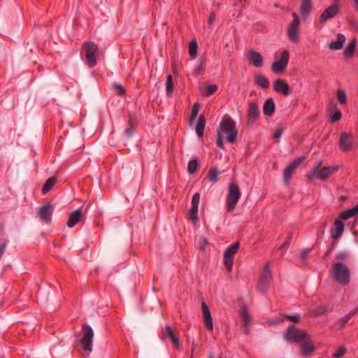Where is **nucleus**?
<instances>
[{
	"label": "nucleus",
	"instance_id": "obj_1",
	"mask_svg": "<svg viewBox=\"0 0 358 358\" xmlns=\"http://www.w3.org/2000/svg\"><path fill=\"white\" fill-rule=\"evenodd\" d=\"M81 55L84 62L90 68L94 67L100 57L98 45L92 41H86L82 47Z\"/></svg>",
	"mask_w": 358,
	"mask_h": 358
},
{
	"label": "nucleus",
	"instance_id": "obj_2",
	"mask_svg": "<svg viewBox=\"0 0 358 358\" xmlns=\"http://www.w3.org/2000/svg\"><path fill=\"white\" fill-rule=\"evenodd\" d=\"M322 164V162L320 161L313 166L312 171L307 174L308 180H325L338 169V166L321 167Z\"/></svg>",
	"mask_w": 358,
	"mask_h": 358
},
{
	"label": "nucleus",
	"instance_id": "obj_3",
	"mask_svg": "<svg viewBox=\"0 0 358 358\" xmlns=\"http://www.w3.org/2000/svg\"><path fill=\"white\" fill-rule=\"evenodd\" d=\"M329 272L334 280L341 285H345L350 282V270L346 265L341 262L333 264Z\"/></svg>",
	"mask_w": 358,
	"mask_h": 358
},
{
	"label": "nucleus",
	"instance_id": "obj_4",
	"mask_svg": "<svg viewBox=\"0 0 358 358\" xmlns=\"http://www.w3.org/2000/svg\"><path fill=\"white\" fill-rule=\"evenodd\" d=\"M241 196L238 185L234 181L228 185V192L225 199L227 212H232L236 206Z\"/></svg>",
	"mask_w": 358,
	"mask_h": 358
},
{
	"label": "nucleus",
	"instance_id": "obj_5",
	"mask_svg": "<svg viewBox=\"0 0 358 358\" xmlns=\"http://www.w3.org/2000/svg\"><path fill=\"white\" fill-rule=\"evenodd\" d=\"M220 130L226 134L227 140L233 143L236 141L238 131L236 124L230 117L223 119L220 125Z\"/></svg>",
	"mask_w": 358,
	"mask_h": 358
},
{
	"label": "nucleus",
	"instance_id": "obj_6",
	"mask_svg": "<svg viewBox=\"0 0 358 358\" xmlns=\"http://www.w3.org/2000/svg\"><path fill=\"white\" fill-rule=\"evenodd\" d=\"M83 331L81 345L85 354L88 355L92 350L94 331L90 325L85 324L83 325Z\"/></svg>",
	"mask_w": 358,
	"mask_h": 358
},
{
	"label": "nucleus",
	"instance_id": "obj_7",
	"mask_svg": "<svg viewBox=\"0 0 358 358\" xmlns=\"http://www.w3.org/2000/svg\"><path fill=\"white\" fill-rule=\"evenodd\" d=\"M338 146L343 152L353 150L356 148L354 136L350 132H342L338 141Z\"/></svg>",
	"mask_w": 358,
	"mask_h": 358
},
{
	"label": "nucleus",
	"instance_id": "obj_8",
	"mask_svg": "<svg viewBox=\"0 0 358 358\" xmlns=\"http://www.w3.org/2000/svg\"><path fill=\"white\" fill-rule=\"evenodd\" d=\"M272 280V274L270 268V263L267 262L261 273L260 278L257 283L259 291L265 292Z\"/></svg>",
	"mask_w": 358,
	"mask_h": 358
},
{
	"label": "nucleus",
	"instance_id": "obj_9",
	"mask_svg": "<svg viewBox=\"0 0 358 358\" xmlns=\"http://www.w3.org/2000/svg\"><path fill=\"white\" fill-rule=\"evenodd\" d=\"M292 22L287 27V36L289 40L294 43H298L299 39V26L301 20L296 13H292Z\"/></svg>",
	"mask_w": 358,
	"mask_h": 358
},
{
	"label": "nucleus",
	"instance_id": "obj_10",
	"mask_svg": "<svg viewBox=\"0 0 358 358\" xmlns=\"http://www.w3.org/2000/svg\"><path fill=\"white\" fill-rule=\"evenodd\" d=\"M308 336L305 331L296 329L294 326H290L285 335V339L290 342L300 343L307 338Z\"/></svg>",
	"mask_w": 358,
	"mask_h": 358
},
{
	"label": "nucleus",
	"instance_id": "obj_11",
	"mask_svg": "<svg viewBox=\"0 0 358 358\" xmlns=\"http://www.w3.org/2000/svg\"><path fill=\"white\" fill-rule=\"evenodd\" d=\"M239 248V243H235L230 245L224 253V264L228 270L231 271L234 264V256L237 252Z\"/></svg>",
	"mask_w": 358,
	"mask_h": 358
},
{
	"label": "nucleus",
	"instance_id": "obj_12",
	"mask_svg": "<svg viewBox=\"0 0 358 358\" xmlns=\"http://www.w3.org/2000/svg\"><path fill=\"white\" fill-rule=\"evenodd\" d=\"M306 159L305 157L295 158L285 169L283 178L286 185L289 184L292 175L297 167Z\"/></svg>",
	"mask_w": 358,
	"mask_h": 358
},
{
	"label": "nucleus",
	"instance_id": "obj_13",
	"mask_svg": "<svg viewBox=\"0 0 358 358\" xmlns=\"http://www.w3.org/2000/svg\"><path fill=\"white\" fill-rule=\"evenodd\" d=\"M289 59V52L288 50H284L282 52L280 60L275 61L271 64V70L275 73L282 71L287 66Z\"/></svg>",
	"mask_w": 358,
	"mask_h": 358
},
{
	"label": "nucleus",
	"instance_id": "obj_14",
	"mask_svg": "<svg viewBox=\"0 0 358 358\" xmlns=\"http://www.w3.org/2000/svg\"><path fill=\"white\" fill-rule=\"evenodd\" d=\"M339 8L336 5H331L327 7L320 15L319 22L321 24L334 17L338 13Z\"/></svg>",
	"mask_w": 358,
	"mask_h": 358
},
{
	"label": "nucleus",
	"instance_id": "obj_15",
	"mask_svg": "<svg viewBox=\"0 0 358 358\" xmlns=\"http://www.w3.org/2000/svg\"><path fill=\"white\" fill-rule=\"evenodd\" d=\"M249 64L256 68H261L263 66V56L258 52L250 50L247 55Z\"/></svg>",
	"mask_w": 358,
	"mask_h": 358
},
{
	"label": "nucleus",
	"instance_id": "obj_16",
	"mask_svg": "<svg viewBox=\"0 0 358 358\" xmlns=\"http://www.w3.org/2000/svg\"><path fill=\"white\" fill-rule=\"evenodd\" d=\"M200 201L199 193H195L192 199V207L189 210V217L193 222L198 220L199 204Z\"/></svg>",
	"mask_w": 358,
	"mask_h": 358
},
{
	"label": "nucleus",
	"instance_id": "obj_17",
	"mask_svg": "<svg viewBox=\"0 0 358 358\" xmlns=\"http://www.w3.org/2000/svg\"><path fill=\"white\" fill-rule=\"evenodd\" d=\"M344 231V224L339 218L336 219L330 230L331 237L334 240H338Z\"/></svg>",
	"mask_w": 358,
	"mask_h": 358
},
{
	"label": "nucleus",
	"instance_id": "obj_18",
	"mask_svg": "<svg viewBox=\"0 0 358 358\" xmlns=\"http://www.w3.org/2000/svg\"><path fill=\"white\" fill-rule=\"evenodd\" d=\"M161 338L162 339L169 338L175 348L180 347V341L178 336L175 335L172 328L169 325H166L162 332Z\"/></svg>",
	"mask_w": 358,
	"mask_h": 358
},
{
	"label": "nucleus",
	"instance_id": "obj_19",
	"mask_svg": "<svg viewBox=\"0 0 358 358\" xmlns=\"http://www.w3.org/2000/svg\"><path fill=\"white\" fill-rule=\"evenodd\" d=\"M201 309L203 316L204 324L208 331H212L213 330V317L208 306L204 301L201 303Z\"/></svg>",
	"mask_w": 358,
	"mask_h": 358
},
{
	"label": "nucleus",
	"instance_id": "obj_20",
	"mask_svg": "<svg viewBox=\"0 0 358 358\" xmlns=\"http://www.w3.org/2000/svg\"><path fill=\"white\" fill-rule=\"evenodd\" d=\"M259 106L256 102H250L248 110V122L250 124H253L259 117Z\"/></svg>",
	"mask_w": 358,
	"mask_h": 358
},
{
	"label": "nucleus",
	"instance_id": "obj_21",
	"mask_svg": "<svg viewBox=\"0 0 358 358\" xmlns=\"http://www.w3.org/2000/svg\"><path fill=\"white\" fill-rule=\"evenodd\" d=\"M38 216L45 222H49L51 220L52 206L50 202H48L39 208Z\"/></svg>",
	"mask_w": 358,
	"mask_h": 358
},
{
	"label": "nucleus",
	"instance_id": "obj_22",
	"mask_svg": "<svg viewBox=\"0 0 358 358\" xmlns=\"http://www.w3.org/2000/svg\"><path fill=\"white\" fill-rule=\"evenodd\" d=\"M301 355L305 357H308L315 350V346L310 340L309 336H307V338L300 343Z\"/></svg>",
	"mask_w": 358,
	"mask_h": 358
},
{
	"label": "nucleus",
	"instance_id": "obj_23",
	"mask_svg": "<svg viewBox=\"0 0 358 358\" xmlns=\"http://www.w3.org/2000/svg\"><path fill=\"white\" fill-rule=\"evenodd\" d=\"M273 89L278 93L288 95L290 93V88L287 83L282 79H277L273 83Z\"/></svg>",
	"mask_w": 358,
	"mask_h": 358
},
{
	"label": "nucleus",
	"instance_id": "obj_24",
	"mask_svg": "<svg viewBox=\"0 0 358 358\" xmlns=\"http://www.w3.org/2000/svg\"><path fill=\"white\" fill-rule=\"evenodd\" d=\"M82 215V210L80 208L76 209L70 213L69 217L67 222L69 227H73L80 220Z\"/></svg>",
	"mask_w": 358,
	"mask_h": 358
},
{
	"label": "nucleus",
	"instance_id": "obj_25",
	"mask_svg": "<svg viewBox=\"0 0 358 358\" xmlns=\"http://www.w3.org/2000/svg\"><path fill=\"white\" fill-rule=\"evenodd\" d=\"M275 109V104L273 99L270 98L266 100L263 106V112L265 115H272Z\"/></svg>",
	"mask_w": 358,
	"mask_h": 358
},
{
	"label": "nucleus",
	"instance_id": "obj_26",
	"mask_svg": "<svg viewBox=\"0 0 358 358\" xmlns=\"http://www.w3.org/2000/svg\"><path fill=\"white\" fill-rule=\"evenodd\" d=\"M311 9L312 2L310 0H301L300 13L304 20H306Z\"/></svg>",
	"mask_w": 358,
	"mask_h": 358
},
{
	"label": "nucleus",
	"instance_id": "obj_27",
	"mask_svg": "<svg viewBox=\"0 0 358 358\" xmlns=\"http://www.w3.org/2000/svg\"><path fill=\"white\" fill-rule=\"evenodd\" d=\"M240 316L241 317L242 324L245 328V333L249 334V323L250 320V316L245 308L241 309L240 312Z\"/></svg>",
	"mask_w": 358,
	"mask_h": 358
},
{
	"label": "nucleus",
	"instance_id": "obj_28",
	"mask_svg": "<svg viewBox=\"0 0 358 358\" xmlns=\"http://www.w3.org/2000/svg\"><path fill=\"white\" fill-rule=\"evenodd\" d=\"M220 174V172L217 168L212 167L209 169L206 176V178L209 180L210 182L214 184L218 181Z\"/></svg>",
	"mask_w": 358,
	"mask_h": 358
},
{
	"label": "nucleus",
	"instance_id": "obj_29",
	"mask_svg": "<svg viewBox=\"0 0 358 358\" xmlns=\"http://www.w3.org/2000/svg\"><path fill=\"white\" fill-rule=\"evenodd\" d=\"M345 41V36L343 34H338L336 41L329 43V48L331 50H340Z\"/></svg>",
	"mask_w": 358,
	"mask_h": 358
},
{
	"label": "nucleus",
	"instance_id": "obj_30",
	"mask_svg": "<svg viewBox=\"0 0 358 358\" xmlns=\"http://www.w3.org/2000/svg\"><path fill=\"white\" fill-rule=\"evenodd\" d=\"M357 214H358V204L350 208V209H348V210H345L344 211H343L340 215H339V218L340 220H348L354 216H355Z\"/></svg>",
	"mask_w": 358,
	"mask_h": 358
},
{
	"label": "nucleus",
	"instance_id": "obj_31",
	"mask_svg": "<svg viewBox=\"0 0 358 358\" xmlns=\"http://www.w3.org/2000/svg\"><path fill=\"white\" fill-rule=\"evenodd\" d=\"M206 126L205 118L201 115L199 117L197 123L196 124L195 131L199 137H202Z\"/></svg>",
	"mask_w": 358,
	"mask_h": 358
},
{
	"label": "nucleus",
	"instance_id": "obj_32",
	"mask_svg": "<svg viewBox=\"0 0 358 358\" xmlns=\"http://www.w3.org/2000/svg\"><path fill=\"white\" fill-rule=\"evenodd\" d=\"M56 182H57L56 177L52 176V177L49 178L45 182L43 187H42L43 194H45L48 192H49L52 189L53 186L56 184Z\"/></svg>",
	"mask_w": 358,
	"mask_h": 358
},
{
	"label": "nucleus",
	"instance_id": "obj_33",
	"mask_svg": "<svg viewBox=\"0 0 358 358\" xmlns=\"http://www.w3.org/2000/svg\"><path fill=\"white\" fill-rule=\"evenodd\" d=\"M255 83L257 85H258L259 87L264 88V89L268 88L269 87L268 80L264 76H261V75L256 76L255 78Z\"/></svg>",
	"mask_w": 358,
	"mask_h": 358
},
{
	"label": "nucleus",
	"instance_id": "obj_34",
	"mask_svg": "<svg viewBox=\"0 0 358 358\" xmlns=\"http://www.w3.org/2000/svg\"><path fill=\"white\" fill-rule=\"evenodd\" d=\"M356 42H357L356 39L354 38L345 47V48L344 50V55L346 57L350 58L353 56L355 49Z\"/></svg>",
	"mask_w": 358,
	"mask_h": 358
},
{
	"label": "nucleus",
	"instance_id": "obj_35",
	"mask_svg": "<svg viewBox=\"0 0 358 358\" xmlns=\"http://www.w3.org/2000/svg\"><path fill=\"white\" fill-rule=\"evenodd\" d=\"M206 65V59L205 57L200 58L199 64L194 69V73L196 75H203L205 72Z\"/></svg>",
	"mask_w": 358,
	"mask_h": 358
},
{
	"label": "nucleus",
	"instance_id": "obj_36",
	"mask_svg": "<svg viewBox=\"0 0 358 358\" xmlns=\"http://www.w3.org/2000/svg\"><path fill=\"white\" fill-rule=\"evenodd\" d=\"M200 106L198 103H195L192 108L191 115L189 120L190 126L193 125L199 112Z\"/></svg>",
	"mask_w": 358,
	"mask_h": 358
},
{
	"label": "nucleus",
	"instance_id": "obj_37",
	"mask_svg": "<svg viewBox=\"0 0 358 358\" xmlns=\"http://www.w3.org/2000/svg\"><path fill=\"white\" fill-rule=\"evenodd\" d=\"M198 45L196 41H192L189 44V55L192 58H195L197 54Z\"/></svg>",
	"mask_w": 358,
	"mask_h": 358
},
{
	"label": "nucleus",
	"instance_id": "obj_38",
	"mask_svg": "<svg viewBox=\"0 0 358 358\" xmlns=\"http://www.w3.org/2000/svg\"><path fill=\"white\" fill-rule=\"evenodd\" d=\"M199 163L196 159H192L188 163L187 171L189 173L193 174L196 172Z\"/></svg>",
	"mask_w": 358,
	"mask_h": 358
},
{
	"label": "nucleus",
	"instance_id": "obj_39",
	"mask_svg": "<svg viewBox=\"0 0 358 358\" xmlns=\"http://www.w3.org/2000/svg\"><path fill=\"white\" fill-rule=\"evenodd\" d=\"M166 89L167 93H169V94L172 93L173 91L174 85H173V78H172L171 75H168L166 77Z\"/></svg>",
	"mask_w": 358,
	"mask_h": 358
},
{
	"label": "nucleus",
	"instance_id": "obj_40",
	"mask_svg": "<svg viewBox=\"0 0 358 358\" xmlns=\"http://www.w3.org/2000/svg\"><path fill=\"white\" fill-rule=\"evenodd\" d=\"M336 96H337L338 100L340 102V103H341V104L346 103L347 97H346V94H345V92L344 90H341V89L338 90L337 92H336Z\"/></svg>",
	"mask_w": 358,
	"mask_h": 358
},
{
	"label": "nucleus",
	"instance_id": "obj_41",
	"mask_svg": "<svg viewBox=\"0 0 358 358\" xmlns=\"http://www.w3.org/2000/svg\"><path fill=\"white\" fill-rule=\"evenodd\" d=\"M334 113L330 116V121L331 122H335L339 120L342 116L341 111L338 109L336 106H334Z\"/></svg>",
	"mask_w": 358,
	"mask_h": 358
},
{
	"label": "nucleus",
	"instance_id": "obj_42",
	"mask_svg": "<svg viewBox=\"0 0 358 358\" xmlns=\"http://www.w3.org/2000/svg\"><path fill=\"white\" fill-rule=\"evenodd\" d=\"M217 90V86L216 85H209L206 87V91L204 92V95L206 96H210L214 92H215Z\"/></svg>",
	"mask_w": 358,
	"mask_h": 358
},
{
	"label": "nucleus",
	"instance_id": "obj_43",
	"mask_svg": "<svg viewBox=\"0 0 358 358\" xmlns=\"http://www.w3.org/2000/svg\"><path fill=\"white\" fill-rule=\"evenodd\" d=\"M326 313V307L324 306H317L313 312L315 317L320 316Z\"/></svg>",
	"mask_w": 358,
	"mask_h": 358
},
{
	"label": "nucleus",
	"instance_id": "obj_44",
	"mask_svg": "<svg viewBox=\"0 0 358 358\" xmlns=\"http://www.w3.org/2000/svg\"><path fill=\"white\" fill-rule=\"evenodd\" d=\"M355 314L354 311L349 313L348 315L339 319L338 322L341 325L344 326L351 319L352 315Z\"/></svg>",
	"mask_w": 358,
	"mask_h": 358
},
{
	"label": "nucleus",
	"instance_id": "obj_45",
	"mask_svg": "<svg viewBox=\"0 0 358 358\" xmlns=\"http://www.w3.org/2000/svg\"><path fill=\"white\" fill-rule=\"evenodd\" d=\"M113 86L118 95L123 96L125 94V90L122 85L115 83Z\"/></svg>",
	"mask_w": 358,
	"mask_h": 358
},
{
	"label": "nucleus",
	"instance_id": "obj_46",
	"mask_svg": "<svg viewBox=\"0 0 358 358\" xmlns=\"http://www.w3.org/2000/svg\"><path fill=\"white\" fill-rule=\"evenodd\" d=\"M346 353V348L343 346L340 347L333 355L334 358H341Z\"/></svg>",
	"mask_w": 358,
	"mask_h": 358
},
{
	"label": "nucleus",
	"instance_id": "obj_47",
	"mask_svg": "<svg viewBox=\"0 0 358 358\" xmlns=\"http://www.w3.org/2000/svg\"><path fill=\"white\" fill-rule=\"evenodd\" d=\"M284 317H286L294 323H297L300 320V315L299 314L285 315Z\"/></svg>",
	"mask_w": 358,
	"mask_h": 358
},
{
	"label": "nucleus",
	"instance_id": "obj_48",
	"mask_svg": "<svg viewBox=\"0 0 358 358\" xmlns=\"http://www.w3.org/2000/svg\"><path fill=\"white\" fill-rule=\"evenodd\" d=\"M134 127L130 124L129 127L127 128L125 130H124V134L125 135H127L128 137H131L133 134H134Z\"/></svg>",
	"mask_w": 358,
	"mask_h": 358
},
{
	"label": "nucleus",
	"instance_id": "obj_49",
	"mask_svg": "<svg viewBox=\"0 0 358 358\" xmlns=\"http://www.w3.org/2000/svg\"><path fill=\"white\" fill-rule=\"evenodd\" d=\"M282 133H283L282 129H277L273 136V138L275 139V140H279L280 138V137L282 136Z\"/></svg>",
	"mask_w": 358,
	"mask_h": 358
},
{
	"label": "nucleus",
	"instance_id": "obj_50",
	"mask_svg": "<svg viewBox=\"0 0 358 358\" xmlns=\"http://www.w3.org/2000/svg\"><path fill=\"white\" fill-rule=\"evenodd\" d=\"M217 145L220 148H224V142H223V139H222V137L220 134V131H218V136H217Z\"/></svg>",
	"mask_w": 358,
	"mask_h": 358
},
{
	"label": "nucleus",
	"instance_id": "obj_51",
	"mask_svg": "<svg viewBox=\"0 0 358 358\" xmlns=\"http://www.w3.org/2000/svg\"><path fill=\"white\" fill-rule=\"evenodd\" d=\"M215 20V14L214 13H211L208 19V26L212 25Z\"/></svg>",
	"mask_w": 358,
	"mask_h": 358
},
{
	"label": "nucleus",
	"instance_id": "obj_52",
	"mask_svg": "<svg viewBox=\"0 0 358 358\" xmlns=\"http://www.w3.org/2000/svg\"><path fill=\"white\" fill-rule=\"evenodd\" d=\"M348 257V253H346V252H341V253H339V254H338L336 255V258L337 259L344 260V259H347Z\"/></svg>",
	"mask_w": 358,
	"mask_h": 358
},
{
	"label": "nucleus",
	"instance_id": "obj_53",
	"mask_svg": "<svg viewBox=\"0 0 358 358\" xmlns=\"http://www.w3.org/2000/svg\"><path fill=\"white\" fill-rule=\"evenodd\" d=\"M310 252V250L308 249H306L305 250H303L301 252V259H304L306 258V257L307 256V255L308 254V252Z\"/></svg>",
	"mask_w": 358,
	"mask_h": 358
},
{
	"label": "nucleus",
	"instance_id": "obj_54",
	"mask_svg": "<svg viewBox=\"0 0 358 358\" xmlns=\"http://www.w3.org/2000/svg\"><path fill=\"white\" fill-rule=\"evenodd\" d=\"M284 320L282 319V320H271L268 322V323L270 324H279L280 322H282Z\"/></svg>",
	"mask_w": 358,
	"mask_h": 358
},
{
	"label": "nucleus",
	"instance_id": "obj_55",
	"mask_svg": "<svg viewBox=\"0 0 358 358\" xmlns=\"http://www.w3.org/2000/svg\"><path fill=\"white\" fill-rule=\"evenodd\" d=\"M288 244H289L288 243H285L282 245V247H283V248H287V247H288Z\"/></svg>",
	"mask_w": 358,
	"mask_h": 358
},
{
	"label": "nucleus",
	"instance_id": "obj_56",
	"mask_svg": "<svg viewBox=\"0 0 358 358\" xmlns=\"http://www.w3.org/2000/svg\"><path fill=\"white\" fill-rule=\"evenodd\" d=\"M208 358H213V355H209Z\"/></svg>",
	"mask_w": 358,
	"mask_h": 358
},
{
	"label": "nucleus",
	"instance_id": "obj_57",
	"mask_svg": "<svg viewBox=\"0 0 358 358\" xmlns=\"http://www.w3.org/2000/svg\"><path fill=\"white\" fill-rule=\"evenodd\" d=\"M220 358H222V357H220Z\"/></svg>",
	"mask_w": 358,
	"mask_h": 358
}]
</instances>
